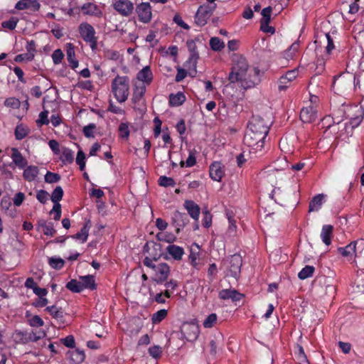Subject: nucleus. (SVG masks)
Returning <instances> with one entry per match:
<instances>
[{
    "instance_id": "obj_58",
    "label": "nucleus",
    "mask_w": 364,
    "mask_h": 364,
    "mask_svg": "<svg viewBox=\"0 0 364 364\" xmlns=\"http://www.w3.org/2000/svg\"><path fill=\"white\" fill-rule=\"evenodd\" d=\"M48 111H43L39 114L38 119L36 121V123L38 126H42L43 124H48L49 119H48Z\"/></svg>"
},
{
    "instance_id": "obj_52",
    "label": "nucleus",
    "mask_w": 364,
    "mask_h": 364,
    "mask_svg": "<svg viewBox=\"0 0 364 364\" xmlns=\"http://www.w3.org/2000/svg\"><path fill=\"white\" fill-rule=\"evenodd\" d=\"M119 136L122 138L128 139L129 136V129L128 123H121L119 127Z\"/></svg>"
},
{
    "instance_id": "obj_2",
    "label": "nucleus",
    "mask_w": 364,
    "mask_h": 364,
    "mask_svg": "<svg viewBox=\"0 0 364 364\" xmlns=\"http://www.w3.org/2000/svg\"><path fill=\"white\" fill-rule=\"evenodd\" d=\"M143 264L152 269L153 276L151 279L156 284H162L166 282L168 276L170 275V267L164 262L156 264L154 260L149 257H146L143 260Z\"/></svg>"
},
{
    "instance_id": "obj_64",
    "label": "nucleus",
    "mask_w": 364,
    "mask_h": 364,
    "mask_svg": "<svg viewBox=\"0 0 364 364\" xmlns=\"http://www.w3.org/2000/svg\"><path fill=\"white\" fill-rule=\"evenodd\" d=\"M173 21L181 28L188 30L190 28L189 26L182 19V17L179 14H176L173 17Z\"/></svg>"
},
{
    "instance_id": "obj_6",
    "label": "nucleus",
    "mask_w": 364,
    "mask_h": 364,
    "mask_svg": "<svg viewBox=\"0 0 364 364\" xmlns=\"http://www.w3.org/2000/svg\"><path fill=\"white\" fill-rule=\"evenodd\" d=\"M355 76L352 78L349 75L341 74L338 76L334 77L333 87L339 93L343 94L351 88L353 81L355 83Z\"/></svg>"
},
{
    "instance_id": "obj_46",
    "label": "nucleus",
    "mask_w": 364,
    "mask_h": 364,
    "mask_svg": "<svg viewBox=\"0 0 364 364\" xmlns=\"http://www.w3.org/2000/svg\"><path fill=\"white\" fill-rule=\"evenodd\" d=\"M48 264L53 269H60L64 266L65 262L61 258L50 257Z\"/></svg>"
},
{
    "instance_id": "obj_48",
    "label": "nucleus",
    "mask_w": 364,
    "mask_h": 364,
    "mask_svg": "<svg viewBox=\"0 0 364 364\" xmlns=\"http://www.w3.org/2000/svg\"><path fill=\"white\" fill-rule=\"evenodd\" d=\"M218 316L216 314H210L203 321V326L205 328H210L216 323Z\"/></svg>"
},
{
    "instance_id": "obj_30",
    "label": "nucleus",
    "mask_w": 364,
    "mask_h": 364,
    "mask_svg": "<svg viewBox=\"0 0 364 364\" xmlns=\"http://www.w3.org/2000/svg\"><path fill=\"white\" fill-rule=\"evenodd\" d=\"M81 284L82 286V289H95L96 288V284L95 282V278L92 275H87L81 277Z\"/></svg>"
},
{
    "instance_id": "obj_35",
    "label": "nucleus",
    "mask_w": 364,
    "mask_h": 364,
    "mask_svg": "<svg viewBox=\"0 0 364 364\" xmlns=\"http://www.w3.org/2000/svg\"><path fill=\"white\" fill-rule=\"evenodd\" d=\"M295 357L298 364H309L306 355H305L304 350L301 346H298L296 347Z\"/></svg>"
},
{
    "instance_id": "obj_33",
    "label": "nucleus",
    "mask_w": 364,
    "mask_h": 364,
    "mask_svg": "<svg viewBox=\"0 0 364 364\" xmlns=\"http://www.w3.org/2000/svg\"><path fill=\"white\" fill-rule=\"evenodd\" d=\"M187 47L188 48V50L191 53V56L189 60L191 61H193L194 63H196L197 59L198 58V53L196 50L197 47L196 45V43L193 40H188L186 43Z\"/></svg>"
},
{
    "instance_id": "obj_28",
    "label": "nucleus",
    "mask_w": 364,
    "mask_h": 364,
    "mask_svg": "<svg viewBox=\"0 0 364 364\" xmlns=\"http://www.w3.org/2000/svg\"><path fill=\"white\" fill-rule=\"evenodd\" d=\"M39 170L36 166H29L25 168L23 176L27 181H33L38 175Z\"/></svg>"
},
{
    "instance_id": "obj_54",
    "label": "nucleus",
    "mask_w": 364,
    "mask_h": 364,
    "mask_svg": "<svg viewBox=\"0 0 364 364\" xmlns=\"http://www.w3.org/2000/svg\"><path fill=\"white\" fill-rule=\"evenodd\" d=\"M64 58V54L60 49H57L53 51L52 54V59L55 65H58L62 62Z\"/></svg>"
},
{
    "instance_id": "obj_53",
    "label": "nucleus",
    "mask_w": 364,
    "mask_h": 364,
    "mask_svg": "<svg viewBox=\"0 0 364 364\" xmlns=\"http://www.w3.org/2000/svg\"><path fill=\"white\" fill-rule=\"evenodd\" d=\"M60 179L59 174L48 171L45 176V181L48 183H56Z\"/></svg>"
},
{
    "instance_id": "obj_32",
    "label": "nucleus",
    "mask_w": 364,
    "mask_h": 364,
    "mask_svg": "<svg viewBox=\"0 0 364 364\" xmlns=\"http://www.w3.org/2000/svg\"><path fill=\"white\" fill-rule=\"evenodd\" d=\"M39 226L41 228L43 232L46 235L53 236L55 233L53 224L52 223H48L43 220L39 223Z\"/></svg>"
},
{
    "instance_id": "obj_55",
    "label": "nucleus",
    "mask_w": 364,
    "mask_h": 364,
    "mask_svg": "<svg viewBox=\"0 0 364 364\" xmlns=\"http://www.w3.org/2000/svg\"><path fill=\"white\" fill-rule=\"evenodd\" d=\"M159 184L164 187L173 186L175 185V181L172 178L164 176L159 178Z\"/></svg>"
},
{
    "instance_id": "obj_8",
    "label": "nucleus",
    "mask_w": 364,
    "mask_h": 364,
    "mask_svg": "<svg viewBox=\"0 0 364 364\" xmlns=\"http://www.w3.org/2000/svg\"><path fill=\"white\" fill-rule=\"evenodd\" d=\"M113 9L122 16H130L134 10V4L131 0H115L112 4Z\"/></svg>"
},
{
    "instance_id": "obj_43",
    "label": "nucleus",
    "mask_w": 364,
    "mask_h": 364,
    "mask_svg": "<svg viewBox=\"0 0 364 364\" xmlns=\"http://www.w3.org/2000/svg\"><path fill=\"white\" fill-rule=\"evenodd\" d=\"M299 44L296 42L294 43L290 48L284 53L286 59H292L299 50Z\"/></svg>"
},
{
    "instance_id": "obj_50",
    "label": "nucleus",
    "mask_w": 364,
    "mask_h": 364,
    "mask_svg": "<svg viewBox=\"0 0 364 364\" xmlns=\"http://www.w3.org/2000/svg\"><path fill=\"white\" fill-rule=\"evenodd\" d=\"M196 159L195 153L193 151H191L189 152V155H188V157L186 159V161L185 162L183 161H181L180 162V165L182 167L184 166H186V167H191L196 164Z\"/></svg>"
},
{
    "instance_id": "obj_18",
    "label": "nucleus",
    "mask_w": 364,
    "mask_h": 364,
    "mask_svg": "<svg viewBox=\"0 0 364 364\" xmlns=\"http://www.w3.org/2000/svg\"><path fill=\"white\" fill-rule=\"evenodd\" d=\"M11 158L14 164L20 169L24 168L27 165V160L23 157L17 148L11 149Z\"/></svg>"
},
{
    "instance_id": "obj_26",
    "label": "nucleus",
    "mask_w": 364,
    "mask_h": 364,
    "mask_svg": "<svg viewBox=\"0 0 364 364\" xmlns=\"http://www.w3.org/2000/svg\"><path fill=\"white\" fill-rule=\"evenodd\" d=\"M324 198L325 195L322 193L315 196L309 203V211H318L321 208L323 203Z\"/></svg>"
},
{
    "instance_id": "obj_45",
    "label": "nucleus",
    "mask_w": 364,
    "mask_h": 364,
    "mask_svg": "<svg viewBox=\"0 0 364 364\" xmlns=\"http://www.w3.org/2000/svg\"><path fill=\"white\" fill-rule=\"evenodd\" d=\"M299 44L296 42L294 43L290 48L284 53L286 59H292L299 50Z\"/></svg>"
},
{
    "instance_id": "obj_5",
    "label": "nucleus",
    "mask_w": 364,
    "mask_h": 364,
    "mask_svg": "<svg viewBox=\"0 0 364 364\" xmlns=\"http://www.w3.org/2000/svg\"><path fill=\"white\" fill-rule=\"evenodd\" d=\"M78 31L83 41L90 44L92 50H95L97 48V38L94 27L84 22L79 25Z\"/></svg>"
},
{
    "instance_id": "obj_62",
    "label": "nucleus",
    "mask_w": 364,
    "mask_h": 364,
    "mask_svg": "<svg viewBox=\"0 0 364 364\" xmlns=\"http://www.w3.org/2000/svg\"><path fill=\"white\" fill-rule=\"evenodd\" d=\"M35 54L23 53L19 54L15 57L16 62H22L23 60L31 61L34 58Z\"/></svg>"
},
{
    "instance_id": "obj_44",
    "label": "nucleus",
    "mask_w": 364,
    "mask_h": 364,
    "mask_svg": "<svg viewBox=\"0 0 364 364\" xmlns=\"http://www.w3.org/2000/svg\"><path fill=\"white\" fill-rule=\"evenodd\" d=\"M299 44L296 42L294 43L290 48L284 53L286 59H292L299 50Z\"/></svg>"
},
{
    "instance_id": "obj_29",
    "label": "nucleus",
    "mask_w": 364,
    "mask_h": 364,
    "mask_svg": "<svg viewBox=\"0 0 364 364\" xmlns=\"http://www.w3.org/2000/svg\"><path fill=\"white\" fill-rule=\"evenodd\" d=\"M67 60L70 66L73 69H75L78 66V60L75 58L74 47L71 43L67 45Z\"/></svg>"
},
{
    "instance_id": "obj_13",
    "label": "nucleus",
    "mask_w": 364,
    "mask_h": 364,
    "mask_svg": "<svg viewBox=\"0 0 364 364\" xmlns=\"http://www.w3.org/2000/svg\"><path fill=\"white\" fill-rule=\"evenodd\" d=\"M317 118L316 106L310 105L304 107L300 112V119L304 123H311Z\"/></svg>"
},
{
    "instance_id": "obj_15",
    "label": "nucleus",
    "mask_w": 364,
    "mask_h": 364,
    "mask_svg": "<svg viewBox=\"0 0 364 364\" xmlns=\"http://www.w3.org/2000/svg\"><path fill=\"white\" fill-rule=\"evenodd\" d=\"M298 75V70L294 69L287 71L284 75H282L279 80V90H284L288 87V83H290L292 80L296 79Z\"/></svg>"
},
{
    "instance_id": "obj_36",
    "label": "nucleus",
    "mask_w": 364,
    "mask_h": 364,
    "mask_svg": "<svg viewBox=\"0 0 364 364\" xmlns=\"http://www.w3.org/2000/svg\"><path fill=\"white\" fill-rule=\"evenodd\" d=\"M74 154L73 151L68 148H63L61 151L60 160L63 163L70 164L73 161Z\"/></svg>"
},
{
    "instance_id": "obj_59",
    "label": "nucleus",
    "mask_w": 364,
    "mask_h": 364,
    "mask_svg": "<svg viewBox=\"0 0 364 364\" xmlns=\"http://www.w3.org/2000/svg\"><path fill=\"white\" fill-rule=\"evenodd\" d=\"M269 22L270 21L266 22V21H260V29L264 33L273 34L275 32V28L269 25Z\"/></svg>"
},
{
    "instance_id": "obj_40",
    "label": "nucleus",
    "mask_w": 364,
    "mask_h": 364,
    "mask_svg": "<svg viewBox=\"0 0 364 364\" xmlns=\"http://www.w3.org/2000/svg\"><path fill=\"white\" fill-rule=\"evenodd\" d=\"M168 311L166 309H161L154 313L151 316L152 323L154 324L160 323L167 316Z\"/></svg>"
},
{
    "instance_id": "obj_27",
    "label": "nucleus",
    "mask_w": 364,
    "mask_h": 364,
    "mask_svg": "<svg viewBox=\"0 0 364 364\" xmlns=\"http://www.w3.org/2000/svg\"><path fill=\"white\" fill-rule=\"evenodd\" d=\"M152 78L153 75L149 66L144 67L137 74V79L148 85L151 82Z\"/></svg>"
},
{
    "instance_id": "obj_19",
    "label": "nucleus",
    "mask_w": 364,
    "mask_h": 364,
    "mask_svg": "<svg viewBox=\"0 0 364 364\" xmlns=\"http://www.w3.org/2000/svg\"><path fill=\"white\" fill-rule=\"evenodd\" d=\"M189 260L191 265L198 269L199 267V260H200V247L198 244L193 243L191 247V252L189 255Z\"/></svg>"
},
{
    "instance_id": "obj_21",
    "label": "nucleus",
    "mask_w": 364,
    "mask_h": 364,
    "mask_svg": "<svg viewBox=\"0 0 364 364\" xmlns=\"http://www.w3.org/2000/svg\"><path fill=\"white\" fill-rule=\"evenodd\" d=\"M45 311L60 323H65L64 312L62 308L58 307L56 305H53L47 306Z\"/></svg>"
},
{
    "instance_id": "obj_61",
    "label": "nucleus",
    "mask_w": 364,
    "mask_h": 364,
    "mask_svg": "<svg viewBox=\"0 0 364 364\" xmlns=\"http://www.w3.org/2000/svg\"><path fill=\"white\" fill-rule=\"evenodd\" d=\"M48 193L44 190H40L37 192L36 198L40 203L43 204L47 202V200H48Z\"/></svg>"
},
{
    "instance_id": "obj_12",
    "label": "nucleus",
    "mask_w": 364,
    "mask_h": 364,
    "mask_svg": "<svg viewBox=\"0 0 364 364\" xmlns=\"http://www.w3.org/2000/svg\"><path fill=\"white\" fill-rule=\"evenodd\" d=\"M267 178L269 182L274 186L272 193L274 195L279 194L281 189L280 187H278L277 186H280L283 183L285 178L284 173L276 169L272 170L269 171Z\"/></svg>"
},
{
    "instance_id": "obj_42",
    "label": "nucleus",
    "mask_w": 364,
    "mask_h": 364,
    "mask_svg": "<svg viewBox=\"0 0 364 364\" xmlns=\"http://www.w3.org/2000/svg\"><path fill=\"white\" fill-rule=\"evenodd\" d=\"M145 92L146 87L144 85L136 86L133 93V101L134 102H139L144 96Z\"/></svg>"
},
{
    "instance_id": "obj_20",
    "label": "nucleus",
    "mask_w": 364,
    "mask_h": 364,
    "mask_svg": "<svg viewBox=\"0 0 364 364\" xmlns=\"http://www.w3.org/2000/svg\"><path fill=\"white\" fill-rule=\"evenodd\" d=\"M210 176L215 181H220L224 176V171L220 163L215 162L210 166Z\"/></svg>"
},
{
    "instance_id": "obj_34",
    "label": "nucleus",
    "mask_w": 364,
    "mask_h": 364,
    "mask_svg": "<svg viewBox=\"0 0 364 364\" xmlns=\"http://www.w3.org/2000/svg\"><path fill=\"white\" fill-rule=\"evenodd\" d=\"M156 238L159 241L172 243L176 240V237L170 232H160L157 233Z\"/></svg>"
},
{
    "instance_id": "obj_24",
    "label": "nucleus",
    "mask_w": 364,
    "mask_h": 364,
    "mask_svg": "<svg viewBox=\"0 0 364 364\" xmlns=\"http://www.w3.org/2000/svg\"><path fill=\"white\" fill-rule=\"evenodd\" d=\"M184 206L190 216L197 220L200 215V207L193 200L185 201Z\"/></svg>"
},
{
    "instance_id": "obj_23",
    "label": "nucleus",
    "mask_w": 364,
    "mask_h": 364,
    "mask_svg": "<svg viewBox=\"0 0 364 364\" xmlns=\"http://www.w3.org/2000/svg\"><path fill=\"white\" fill-rule=\"evenodd\" d=\"M357 242L353 241L344 247H339L338 252L345 257L353 258L355 256Z\"/></svg>"
},
{
    "instance_id": "obj_22",
    "label": "nucleus",
    "mask_w": 364,
    "mask_h": 364,
    "mask_svg": "<svg viewBox=\"0 0 364 364\" xmlns=\"http://www.w3.org/2000/svg\"><path fill=\"white\" fill-rule=\"evenodd\" d=\"M166 252L173 259L177 261L181 260L184 255L183 248L176 245H169L166 247Z\"/></svg>"
},
{
    "instance_id": "obj_4",
    "label": "nucleus",
    "mask_w": 364,
    "mask_h": 364,
    "mask_svg": "<svg viewBox=\"0 0 364 364\" xmlns=\"http://www.w3.org/2000/svg\"><path fill=\"white\" fill-rule=\"evenodd\" d=\"M266 136L267 135L262 133L247 129L244 136V143L250 148V153L261 151L264 147Z\"/></svg>"
},
{
    "instance_id": "obj_51",
    "label": "nucleus",
    "mask_w": 364,
    "mask_h": 364,
    "mask_svg": "<svg viewBox=\"0 0 364 364\" xmlns=\"http://www.w3.org/2000/svg\"><path fill=\"white\" fill-rule=\"evenodd\" d=\"M88 232H89V228L87 227V225H84L80 231L75 234L74 237L75 239L80 240L82 241V242H85L88 237Z\"/></svg>"
},
{
    "instance_id": "obj_60",
    "label": "nucleus",
    "mask_w": 364,
    "mask_h": 364,
    "mask_svg": "<svg viewBox=\"0 0 364 364\" xmlns=\"http://www.w3.org/2000/svg\"><path fill=\"white\" fill-rule=\"evenodd\" d=\"M28 323L30 326L33 327H41L43 326L44 324L43 319L39 316L37 315L32 316L28 320Z\"/></svg>"
},
{
    "instance_id": "obj_39",
    "label": "nucleus",
    "mask_w": 364,
    "mask_h": 364,
    "mask_svg": "<svg viewBox=\"0 0 364 364\" xmlns=\"http://www.w3.org/2000/svg\"><path fill=\"white\" fill-rule=\"evenodd\" d=\"M66 288L73 292L79 293L83 290L81 282L72 279L66 284Z\"/></svg>"
},
{
    "instance_id": "obj_1",
    "label": "nucleus",
    "mask_w": 364,
    "mask_h": 364,
    "mask_svg": "<svg viewBox=\"0 0 364 364\" xmlns=\"http://www.w3.org/2000/svg\"><path fill=\"white\" fill-rule=\"evenodd\" d=\"M259 70L256 68H250L245 57L240 54L232 56V68L228 80L231 83H238L244 89L254 87L259 80Z\"/></svg>"
},
{
    "instance_id": "obj_7",
    "label": "nucleus",
    "mask_w": 364,
    "mask_h": 364,
    "mask_svg": "<svg viewBox=\"0 0 364 364\" xmlns=\"http://www.w3.org/2000/svg\"><path fill=\"white\" fill-rule=\"evenodd\" d=\"M215 9L216 4L200 6L196 14V23L200 26L205 25Z\"/></svg>"
},
{
    "instance_id": "obj_17",
    "label": "nucleus",
    "mask_w": 364,
    "mask_h": 364,
    "mask_svg": "<svg viewBox=\"0 0 364 364\" xmlns=\"http://www.w3.org/2000/svg\"><path fill=\"white\" fill-rule=\"evenodd\" d=\"M41 5L37 0H20L15 5L17 10L30 9L33 11H38Z\"/></svg>"
},
{
    "instance_id": "obj_63",
    "label": "nucleus",
    "mask_w": 364,
    "mask_h": 364,
    "mask_svg": "<svg viewBox=\"0 0 364 364\" xmlns=\"http://www.w3.org/2000/svg\"><path fill=\"white\" fill-rule=\"evenodd\" d=\"M96 128L95 124H90L83 128V134L86 137H94V129Z\"/></svg>"
},
{
    "instance_id": "obj_9",
    "label": "nucleus",
    "mask_w": 364,
    "mask_h": 364,
    "mask_svg": "<svg viewBox=\"0 0 364 364\" xmlns=\"http://www.w3.org/2000/svg\"><path fill=\"white\" fill-rule=\"evenodd\" d=\"M247 129L267 135L269 129V125L259 116H252L249 122Z\"/></svg>"
},
{
    "instance_id": "obj_10",
    "label": "nucleus",
    "mask_w": 364,
    "mask_h": 364,
    "mask_svg": "<svg viewBox=\"0 0 364 364\" xmlns=\"http://www.w3.org/2000/svg\"><path fill=\"white\" fill-rule=\"evenodd\" d=\"M138 19L144 23H149L152 19V9L149 3L141 2L135 9Z\"/></svg>"
},
{
    "instance_id": "obj_14",
    "label": "nucleus",
    "mask_w": 364,
    "mask_h": 364,
    "mask_svg": "<svg viewBox=\"0 0 364 364\" xmlns=\"http://www.w3.org/2000/svg\"><path fill=\"white\" fill-rule=\"evenodd\" d=\"M218 296L222 300L231 299L232 301H240L243 298V294L235 289H222L219 291Z\"/></svg>"
},
{
    "instance_id": "obj_38",
    "label": "nucleus",
    "mask_w": 364,
    "mask_h": 364,
    "mask_svg": "<svg viewBox=\"0 0 364 364\" xmlns=\"http://www.w3.org/2000/svg\"><path fill=\"white\" fill-rule=\"evenodd\" d=\"M314 267L313 266L307 265L304 267L298 274V277L300 279H306L311 277L314 272Z\"/></svg>"
},
{
    "instance_id": "obj_56",
    "label": "nucleus",
    "mask_w": 364,
    "mask_h": 364,
    "mask_svg": "<svg viewBox=\"0 0 364 364\" xmlns=\"http://www.w3.org/2000/svg\"><path fill=\"white\" fill-rule=\"evenodd\" d=\"M149 353L154 358H158L162 353V348L159 346H153L149 348Z\"/></svg>"
},
{
    "instance_id": "obj_41",
    "label": "nucleus",
    "mask_w": 364,
    "mask_h": 364,
    "mask_svg": "<svg viewBox=\"0 0 364 364\" xmlns=\"http://www.w3.org/2000/svg\"><path fill=\"white\" fill-rule=\"evenodd\" d=\"M63 196V190L60 186H57L51 195V200L54 204L59 203Z\"/></svg>"
},
{
    "instance_id": "obj_16",
    "label": "nucleus",
    "mask_w": 364,
    "mask_h": 364,
    "mask_svg": "<svg viewBox=\"0 0 364 364\" xmlns=\"http://www.w3.org/2000/svg\"><path fill=\"white\" fill-rule=\"evenodd\" d=\"M82 13L84 15L100 17L102 16V12L100 6L91 2L84 4L81 6Z\"/></svg>"
},
{
    "instance_id": "obj_25",
    "label": "nucleus",
    "mask_w": 364,
    "mask_h": 364,
    "mask_svg": "<svg viewBox=\"0 0 364 364\" xmlns=\"http://www.w3.org/2000/svg\"><path fill=\"white\" fill-rule=\"evenodd\" d=\"M333 227L331 225H324L321 232V238L323 242L326 245L331 243V237L333 235Z\"/></svg>"
},
{
    "instance_id": "obj_47",
    "label": "nucleus",
    "mask_w": 364,
    "mask_h": 364,
    "mask_svg": "<svg viewBox=\"0 0 364 364\" xmlns=\"http://www.w3.org/2000/svg\"><path fill=\"white\" fill-rule=\"evenodd\" d=\"M28 134V130L26 127L18 125L15 129V136L18 140H21L25 138Z\"/></svg>"
},
{
    "instance_id": "obj_3",
    "label": "nucleus",
    "mask_w": 364,
    "mask_h": 364,
    "mask_svg": "<svg viewBox=\"0 0 364 364\" xmlns=\"http://www.w3.org/2000/svg\"><path fill=\"white\" fill-rule=\"evenodd\" d=\"M129 78L127 76L117 75L112 82V92L117 102H125L129 96Z\"/></svg>"
},
{
    "instance_id": "obj_31",
    "label": "nucleus",
    "mask_w": 364,
    "mask_h": 364,
    "mask_svg": "<svg viewBox=\"0 0 364 364\" xmlns=\"http://www.w3.org/2000/svg\"><path fill=\"white\" fill-rule=\"evenodd\" d=\"M186 100V96L181 92L173 95L171 94L169 96V102L172 106L181 105Z\"/></svg>"
},
{
    "instance_id": "obj_57",
    "label": "nucleus",
    "mask_w": 364,
    "mask_h": 364,
    "mask_svg": "<svg viewBox=\"0 0 364 364\" xmlns=\"http://www.w3.org/2000/svg\"><path fill=\"white\" fill-rule=\"evenodd\" d=\"M76 163L80 166V169L81 171L84 170L85 167V154L81 150L77 152Z\"/></svg>"
},
{
    "instance_id": "obj_37",
    "label": "nucleus",
    "mask_w": 364,
    "mask_h": 364,
    "mask_svg": "<svg viewBox=\"0 0 364 364\" xmlns=\"http://www.w3.org/2000/svg\"><path fill=\"white\" fill-rule=\"evenodd\" d=\"M210 46L215 51H220L225 48V43L218 37H213L210 40Z\"/></svg>"
},
{
    "instance_id": "obj_49",
    "label": "nucleus",
    "mask_w": 364,
    "mask_h": 364,
    "mask_svg": "<svg viewBox=\"0 0 364 364\" xmlns=\"http://www.w3.org/2000/svg\"><path fill=\"white\" fill-rule=\"evenodd\" d=\"M18 22V18L11 17L9 20L3 21L1 26L6 29L14 30L16 27Z\"/></svg>"
},
{
    "instance_id": "obj_11",
    "label": "nucleus",
    "mask_w": 364,
    "mask_h": 364,
    "mask_svg": "<svg viewBox=\"0 0 364 364\" xmlns=\"http://www.w3.org/2000/svg\"><path fill=\"white\" fill-rule=\"evenodd\" d=\"M225 264H227L229 268L230 275L235 278L237 277L240 273V268L242 264V259L240 255H231L225 262Z\"/></svg>"
}]
</instances>
